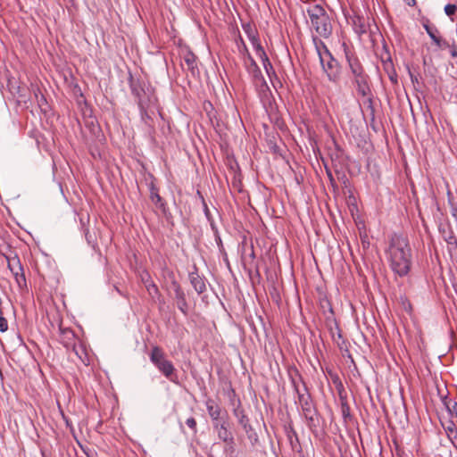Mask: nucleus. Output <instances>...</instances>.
<instances>
[{"label":"nucleus","instance_id":"6","mask_svg":"<svg viewBox=\"0 0 457 457\" xmlns=\"http://www.w3.org/2000/svg\"><path fill=\"white\" fill-rule=\"evenodd\" d=\"M319 59L322 71L327 75L328 80L333 83L338 82L341 75V66L330 51H325L323 54H320V58Z\"/></svg>","mask_w":457,"mask_h":457},{"label":"nucleus","instance_id":"37","mask_svg":"<svg viewBox=\"0 0 457 457\" xmlns=\"http://www.w3.org/2000/svg\"><path fill=\"white\" fill-rule=\"evenodd\" d=\"M204 212H205V214H206V216H207V217H209V212H209V209H208V207H207V205H206V204H205V203H204Z\"/></svg>","mask_w":457,"mask_h":457},{"label":"nucleus","instance_id":"36","mask_svg":"<svg viewBox=\"0 0 457 457\" xmlns=\"http://www.w3.org/2000/svg\"><path fill=\"white\" fill-rule=\"evenodd\" d=\"M403 1L409 6H414L416 4V0H403Z\"/></svg>","mask_w":457,"mask_h":457},{"label":"nucleus","instance_id":"40","mask_svg":"<svg viewBox=\"0 0 457 457\" xmlns=\"http://www.w3.org/2000/svg\"><path fill=\"white\" fill-rule=\"evenodd\" d=\"M411 81L414 83L415 81L418 82V79L411 76Z\"/></svg>","mask_w":457,"mask_h":457},{"label":"nucleus","instance_id":"16","mask_svg":"<svg viewBox=\"0 0 457 457\" xmlns=\"http://www.w3.org/2000/svg\"><path fill=\"white\" fill-rule=\"evenodd\" d=\"M235 416L238 419L239 424L243 427L244 430L246 434H248V437L252 438V434L250 432L253 430L252 427L249 423V419L245 414L243 410L236 409L234 410Z\"/></svg>","mask_w":457,"mask_h":457},{"label":"nucleus","instance_id":"10","mask_svg":"<svg viewBox=\"0 0 457 457\" xmlns=\"http://www.w3.org/2000/svg\"><path fill=\"white\" fill-rule=\"evenodd\" d=\"M343 48L353 77L365 73L359 59L350 51L345 43H343Z\"/></svg>","mask_w":457,"mask_h":457},{"label":"nucleus","instance_id":"19","mask_svg":"<svg viewBox=\"0 0 457 457\" xmlns=\"http://www.w3.org/2000/svg\"><path fill=\"white\" fill-rule=\"evenodd\" d=\"M62 342L63 343L64 346L66 348H69L71 346L74 345L75 341V335L72 330L71 329H62Z\"/></svg>","mask_w":457,"mask_h":457},{"label":"nucleus","instance_id":"31","mask_svg":"<svg viewBox=\"0 0 457 457\" xmlns=\"http://www.w3.org/2000/svg\"><path fill=\"white\" fill-rule=\"evenodd\" d=\"M8 329L7 320L4 317L3 311H0V332H5Z\"/></svg>","mask_w":457,"mask_h":457},{"label":"nucleus","instance_id":"32","mask_svg":"<svg viewBox=\"0 0 457 457\" xmlns=\"http://www.w3.org/2000/svg\"><path fill=\"white\" fill-rule=\"evenodd\" d=\"M457 11V6L455 4H448L445 6V12L446 15L451 16L454 14Z\"/></svg>","mask_w":457,"mask_h":457},{"label":"nucleus","instance_id":"39","mask_svg":"<svg viewBox=\"0 0 457 457\" xmlns=\"http://www.w3.org/2000/svg\"><path fill=\"white\" fill-rule=\"evenodd\" d=\"M452 56L453 57H457V50H453L452 51Z\"/></svg>","mask_w":457,"mask_h":457},{"label":"nucleus","instance_id":"25","mask_svg":"<svg viewBox=\"0 0 457 457\" xmlns=\"http://www.w3.org/2000/svg\"><path fill=\"white\" fill-rule=\"evenodd\" d=\"M313 44L315 46V49L317 51L319 58H320V54H323L325 51H329L324 42L318 38L317 37H312Z\"/></svg>","mask_w":457,"mask_h":457},{"label":"nucleus","instance_id":"3","mask_svg":"<svg viewBox=\"0 0 457 457\" xmlns=\"http://www.w3.org/2000/svg\"><path fill=\"white\" fill-rule=\"evenodd\" d=\"M292 383L295 391L297 394L298 404L302 409V412L305 419L308 420L309 425H312L317 415V411L312 399L311 394L305 383L303 381L301 376H299V381L297 382L295 378L292 379Z\"/></svg>","mask_w":457,"mask_h":457},{"label":"nucleus","instance_id":"22","mask_svg":"<svg viewBox=\"0 0 457 457\" xmlns=\"http://www.w3.org/2000/svg\"><path fill=\"white\" fill-rule=\"evenodd\" d=\"M256 54L261 58L263 67L267 73H269V70H272V64L269 60L263 47H259L258 50L255 51Z\"/></svg>","mask_w":457,"mask_h":457},{"label":"nucleus","instance_id":"8","mask_svg":"<svg viewBox=\"0 0 457 457\" xmlns=\"http://www.w3.org/2000/svg\"><path fill=\"white\" fill-rule=\"evenodd\" d=\"M171 275L170 289L173 291V298L179 310L185 315L188 312V304L186 295L179 283L175 279L173 273Z\"/></svg>","mask_w":457,"mask_h":457},{"label":"nucleus","instance_id":"4","mask_svg":"<svg viewBox=\"0 0 457 457\" xmlns=\"http://www.w3.org/2000/svg\"><path fill=\"white\" fill-rule=\"evenodd\" d=\"M150 361L159 370V371L170 381L178 383V374L172 362L166 358L163 350L155 345L150 353Z\"/></svg>","mask_w":457,"mask_h":457},{"label":"nucleus","instance_id":"30","mask_svg":"<svg viewBox=\"0 0 457 457\" xmlns=\"http://www.w3.org/2000/svg\"><path fill=\"white\" fill-rule=\"evenodd\" d=\"M383 68L386 73H390L391 71H395L394 64L390 57L383 61Z\"/></svg>","mask_w":457,"mask_h":457},{"label":"nucleus","instance_id":"2","mask_svg":"<svg viewBox=\"0 0 457 457\" xmlns=\"http://www.w3.org/2000/svg\"><path fill=\"white\" fill-rule=\"evenodd\" d=\"M307 13L312 28L319 36L328 38L332 34V23L325 9L320 4H313L307 9Z\"/></svg>","mask_w":457,"mask_h":457},{"label":"nucleus","instance_id":"26","mask_svg":"<svg viewBox=\"0 0 457 457\" xmlns=\"http://www.w3.org/2000/svg\"><path fill=\"white\" fill-rule=\"evenodd\" d=\"M145 288H146L148 294L152 297H154V295L159 294V289H158L157 286L151 279L145 280Z\"/></svg>","mask_w":457,"mask_h":457},{"label":"nucleus","instance_id":"13","mask_svg":"<svg viewBox=\"0 0 457 457\" xmlns=\"http://www.w3.org/2000/svg\"><path fill=\"white\" fill-rule=\"evenodd\" d=\"M205 406L211 419L215 422H220L222 410L220 406L212 398L205 401Z\"/></svg>","mask_w":457,"mask_h":457},{"label":"nucleus","instance_id":"23","mask_svg":"<svg viewBox=\"0 0 457 457\" xmlns=\"http://www.w3.org/2000/svg\"><path fill=\"white\" fill-rule=\"evenodd\" d=\"M445 431L449 440L457 451V428L454 424H451L445 428Z\"/></svg>","mask_w":457,"mask_h":457},{"label":"nucleus","instance_id":"5","mask_svg":"<svg viewBox=\"0 0 457 457\" xmlns=\"http://www.w3.org/2000/svg\"><path fill=\"white\" fill-rule=\"evenodd\" d=\"M241 260L244 269L249 275H252L253 272L259 275V265L256 261L253 242H248L245 237H244L241 243Z\"/></svg>","mask_w":457,"mask_h":457},{"label":"nucleus","instance_id":"29","mask_svg":"<svg viewBox=\"0 0 457 457\" xmlns=\"http://www.w3.org/2000/svg\"><path fill=\"white\" fill-rule=\"evenodd\" d=\"M237 47H238V50L239 52L245 57V56H248V54L249 51L245 44V42L243 41V39L241 37H239V41H237Z\"/></svg>","mask_w":457,"mask_h":457},{"label":"nucleus","instance_id":"35","mask_svg":"<svg viewBox=\"0 0 457 457\" xmlns=\"http://www.w3.org/2000/svg\"><path fill=\"white\" fill-rule=\"evenodd\" d=\"M16 280L19 284H21V280H22L23 282H25V277L23 274H21V276L18 275V273H16Z\"/></svg>","mask_w":457,"mask_h":457},{"label":"nucleus","instance_id":"14","mask_svg":"<svg viewBox=\"0 0 457 457\" xmlns=\"http://www.w3.org/2000/svg\"><path fill=\"white\" fill-rule=\"evenodd\" d=\"M137 103L140 111L146 109H157V97L154 94L146 93V95H144V96Z\"/></svg>","mask_w":457,"mask_h":457},{"label":"nucleus","instance_id":"28","mask_svg":"<svg viewBox=\"0 0 457 457\" xmlns=\"http://www.w3.org/2000/svg\"><path fill=\"white\" fill-rule=\"evenodd\" d=\"M341 411L342 415L345 419L350 417V406L347 403L346 400L341 397Z\"/></svg>","mask_w":457,"mask_h":457},{"label":"nucleus","instance_id":"20","mask_svg":"<svg viewBox=\"0 0 457 457\" xmlns=\"http://www.w3.org/2000/svg\"><path fill=\"white\" fill-rule=\"evenodd\" d=\"M150 198L152 202L160 208L164 206L162 199L159 195L158 188L152 183L150 186Z\"/></svg>","mask_w":457,"mask_h":457},{"label":"nucleus","instance_id":"7","mask_svg":"<svg viewBox=\"0 0 457 457\" xmlns=\"http://www.w3.org/2000/svg\"><path fill=\"white\" fill-rule=\"evenodd\" d=\"M244 62H245L246 71L249 73V75L251 76L253 83L257 87H259V86L262 87H265L268 89L267 83L264 80L262 71L250 54H248V56L244 57Z\"/></svg>","mask_w":457,"mask_h":457},{"label":"nucleus","instance_id":"1","mask_svg":"<svg viewBox=\"0 0 457 457\" xmlns=\"http://www.w3.org/2000/svg\"><path fill=\"white\" fill-rule=\"evenodd\" d=\"M386 254L390 267L395 274L404 277L409 273L411 266V249L407 237L392 235Z\"/></svg>","mask_w":457,"mask_h":457},{"label":"nucleus","instance_id":"12","mask_svg":"<svg viewBox=\"0 0 457 457\" xmlns=\"http://www.w3.org/2000/svg\"><path fill=\"white\" fill-rule=\"evenodd\" d=\"M423 27L438 48L444 49L449 47V43L439 36V30L435 26L424 23Z\"/></svg>","mask_w":457,"mask_h":457},{"label":"nucleus","instance_id":"15","mask_svg":"<svg viewBox=\"0 0 457 457\" xmlns=\"http://www.w3.org/2000/svg\"><path fill=\"white\" fill-rule=\"evenodd\" d=\"M189 279L192 287L199 295L205 291V283L203 278L197 272H191L189 274Z\"/></svg>","mask_w":457,"mask_h":457},{"label":"nucleus","instance_id":"38","mask_svg":"<svg viewBox=\"0 0 457 457\" xmlns=\"http://www.w3.org/2000/svg\"><path fill=\"white\" fill-rule=\"evenodd\" d=\"M271 73L275 74V71H274L273 69L272 70H269V73H267L270 78L271 77Z\"/></svg>","mask_w":457,"mask_h":457},{"label":"nucleus","instance_id":"33","mask_svg":"<svg viewBox=\"0 0 457 457\" xmlns=\"http://www.w3.org/2000/svg\"><path fill=\"white\" fill-rule=\"evenodd\" d=\"M186 424L194 431L196 432V420L195 418L190 417L186 420Z\"/></svg>","mask_w":457,"mask_h":457},{"label":"nucleus","instance_id":"24","mask_svg":"<svg viewBox=\"0 0 457 457\" xmlns=\"http://www.w3.org/2000/svg\"><path fill=\"white\" fill-rule=\"evenodd\" d=\"M155 111H157V109H146L140 111L142 120L149 127L153 126V115H154Z\"/></svg>","mask_w":457,"mask_h":457},{"label":"nucleus","instance_id":"18","mask_svg":"<svg viewBox=\"0 0 457 457\" xmlns=\"http://www.w3.org/2000/svg\"><path fill=\"white\" fill-rule=\"evenodd\" d=\"M130 89L132 95L136 97L137 102H138L139 99L144 96V95H146V92L144 90V88L141 87L140 84L136 82L132 77L130 78Z\"/></svg>","mask_w":457,"mask_h":457},{"label":"nucleus","instance_id":"34","mask_svg":"<svg viewBox=\"0 0 457 457\" xmlns=\"http://www.w3.org/2000/svg\"><path fill=\"white\" fill-rule=\"evenodd\" d=\"M389 79L391 81L396 83L397 82V75H396V72L395 71H391L390 73H387Z\"/></svg>","mask_w":457,"mask_h":457},{"label":"nucleus","instance_id":"21","mask_svg":"<svg viewBox=\"0 0 457 457\" xmlns=\"http://www.w3.org/2000/svg\"><path fill=\"white\" fill-rule=\"evenodd\" d=\"M215 429H217L218 436L224 442H227L229 439V433L225 426V423L215 422L213 424Z\"/></svg>","mask_w":457,"mask_h":457},{"label":"nucleus","instance_id":"27","mask_svg":"<svg viewBox=\"0 0 457 457\" xmlns=\"http://www.w3.org/2000/svg\"><path fill=\"white\" fill-rule=\"evenodd\" d=\"M444 404L445 405L446 409L452 415H455L457 417V403L456 402H452L451 400L447 401L446 399H445Z\"/></svg>","mask_w":457,"mask_h":457},{"label":"nucleus","instance_id":"17","mask_svg":"<svg viewBox=\"0 0 457 457\" xmlns=\"http://www.w3.org/2000/svg\"><path fill=\"white\" fill-rule=\"evenodd\" d=\"M243 29L246 33L255 51L258 50L259 47H262L256 37L257 32L255 29L250 23L243 24Z\"/></svg>","mask_w":457,"mask_h":457},{"label":"nucleus","instance_id":"11","mask_svg":"<svg viewBox=\"0 0 457 457\" xmlns=\"http://www.w3.org/2000/svg\"><path fill=\"white\" fill-rule=\"evenodd\" d=\"M181 59L183 62L182 66L186 67L187 71L192 73V75H195L198 71L196 62L197 58L195 54L192 53L189 49H184L182 50Z\"/></svg>","mask_w":457,"mask_h":457},{"label":"nucleus","instance_id":"9","mask_svg":"<svg viewBox=\"0 0 457 457\" xmlns=\"http://www.w3.org/2000/svg\"><path fill=\"white\" fill-rule=\"evenodd\" d=\"M369 79V76L366 73L353 77V82L358 95L361 97L370 99L371 96V89Z\"/></svg>","mask_w":457,"mask_h":457}]
</instances>
